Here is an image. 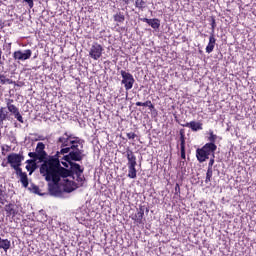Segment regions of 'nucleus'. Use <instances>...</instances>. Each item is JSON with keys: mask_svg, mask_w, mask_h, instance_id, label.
<instances>
[{"mask_svg": "<svg viewBox=\"0 0 256 256\" xmlns=\"http://www.w3.org/2000/svg\"><path fill=\"white\" fill-rule=\"evenodd\" d=\"M26 163V169L29 171V175H32L37 167V163H35V160H27Z\"/></svg>", "mask_w": 256, "mask_h": 256, "instance_id": "obj_16", "label": "nucleus"}, {"mask_svg": "<svg viewBox=\"0 0 256 256\" xmlns=\"http://www.w3.org/2000/svg\"><path fill=\"white\" fill-rule=\"evenodd\" d=\"M213 165H215V154H213L212 158L208 163V169H213Z\"/></svg>", "mask_w": 256, "mask_h": 256, "instance_id": "obj_28", "label": "nucleus"}, {"mask_svg": "<svg viewBox=\"0 0 256 256\" xmlns=\"http://www.w3.org/2000/svg\"><path fill=\"white\" fill-rule=\"evenodd\" d=\"M7 119V113H5V108L0 107V125H3V121Z\"/></svg>", "mask_w": 256, "mask_h": 256, "instance_id": "obj_21", "label": "nucleus"}, {"mask_svg": "<svg viewBox=\"0 0 256 256\" xmlns=\"http://www.w3.org/2000/svg\"><path fill=\"white\" fill-rule=\"evenodd\" d=\"M215 151H217V145L215 143H207L202 148L196 150V157L199 163H204L209 159V155H215Z\"/></svg>", "mask_w": 256, "mask_h": 256, "instance_id": "obj_3", "label": "nucleus"}, {"mask_svg": "<svg viewBox=\"0 0 256 256\" xmlns=\"http://www.w3.org/2000/svg\"><path fill=\"white\" fill-rule=\"evenodd\" d=\"M189 127L192 131H201L203 129V124L201 122L191 121L185 125Z\"/></svg>", "mask_w": 256, "mask_h": 256, "instance_id": "obj_10", "label": "nucleus"}, {"mask_svg": "<svg viewBox=\"0 0 256 256\" xmlns=\"http://www.w3.org/2000/svg\"><path fill=\"white\" fill-rule=\"evenodd\" d=\"M145 215V211L140 208L138 212L132 216L133 221H136V223H141L143 221V216Z\"/></svg>", "mask_w": 256, "mask_h": 256, "instance_id": "obj_15", "label": "nucleus"}, {"mask_svg": "<svg viewBox=\"0 0 256 256\" xmlns=\"http://www.w3.org/2000/svg\"><path fill=\"white\" fill-rule=\"evenodd\" d=\"M69 155L64 156L63 163L71 164V161H81L83 159V152L79 150V147L70 149Z\"/></svg>", "mask_w": 256, "mask_h": 256, "instance_id": "obj_6", "label": "nucleus"}, {"mask_svg": "<svg viewBox=\"0 0 256 256\" xmlns=\"http://www.w3.org/2000/svg\"><path fill=\"white\" fill-rule=\"evenodd\" d=\"M16 175L20 177V181L23 185V187H28L29 186V180L27 178V174L23 172V170H17Z\"/></svg>", "mask_w": 256, "mask_h": 256, "instance_id": "obj_9", "label": "nucleus"}, {"mask_svg": "<svg viewBox=\"0 0 256 256\" xmlns=\"http://www.w3.org/2000/svg\"><path fill=\"white\" fill-rule=\"evenodd\" d=\"M181 157L185 159V138L181 136Z\"/></svg>", "mask_w": 256, "mask_h": 256, "instance_id": "obj_24", "label": "nucleus"}, {"mask_svg": "<svg viewBox=\"0 0 256 256\" xmlns=\"http://www.w3.org/2000/svg\"><path fill=\"white\" fill-rule=\"evenodd\" d=\"M29 157H37V153L30 152Z\"/></svg>", "mask_w": 256, "mask_h": 256, "instance_id": "obj_34", "label": "nucleus"}, {"mask_svg": "<svg viewBox=\"0 0 256 256\" xmlns=\"http://www.w3.org/2000/svg\"><path fill=\"white\" fill-rule=\"evenodd\" d=\"M6 212L8 213V215H12V217H15V215H17L15 209H13V206L11 205L6 206Z\"/></svg>", "mask_w": 256, "mask_h": 256, "instance_id": "obj_26", "label": "nucleus"}, {"mask_svg": "<svg viewBox=\"0 0 256 256\" xmlns=\"http://www.w3.org/2000/svg\"><path fill=\"white\" fill-rule=\"evenodd\" d=\"M13 100H8L7 102V109L10 113L16 115L19 113V108L12 104Z\"/></svg>", "mask_w": 256, "mask_h": 256, "instance_id": "obj_18", "label": "nucleus"}, {"mask_svg": "<svg viewBox=\"0 0 256 256\" xmlns=\"http://www.w3.org/2000/svg\"><path fill=\"white\" fill-rule=\"evenodd\" d=\"M26 3H28L30 9H33V0H24Z\"/></svg>", "mask_w": 256, "mask_h": 256, "instance_id": "obj_33", "label": "nucleus"}, {"mask_svg": "<svg viewBox=\"0 0 256 256\" xmlns=\"http://www.w3.org/2000/svg\"><path fill=\"white\" fill-rule=\"evenodd\" d=\"M0 83L2 85H11V83H13V81H11L9 78L5 77L4 75H0Z\"/></svg>", "mask_w": 256, "mask_h": 256, "instance_id": "obj_23", "label": "nucleus"}, {"mask_svg": "<svg viewBox=\"0 0 256 256\" xmlns=\"http://www.w3.org/2000/svg\"><path fill=\"white\" fill-rule=\"evenodd\" d=\"M24 159L25 158L23 157V155L17 154V153H11L7 156V161L9 163V165L12 167V169H14L16 171L21 170V162Z\"/></svg>", "mask_w": 256, "mask_h": 256, "instance_id": "obj_4", "label": "nucleus"}, {"mask_svg": "<svg viewBox=\"0 0 256 256\" xmlns=\"http://www.w3.org/2000/svg\"><path fill=\"white\" fill-rule=\"evenodd\" d=\"M213 177V168H208L206 173L205 183H211V178Z\"/></svg>", "mask_w": 256, "mask_h": 256, "instance_id": "obj_22", "label": "nucleus"}, {"mask_svg": "<svg viewBox=\"0 0 256 256\" xmlns=\"http://www.w3.org/2000/svg\"><path fill=\"white\" fill-rule=\"evenodd\" d=\"M31 55H33V52L30 49L18 50L14 52L13 57L16 61H27V59H31Z\"/></svg>", "mask_w": 256, "mask_h": 256, "instance_id": "obj_8", "label": "nucleus"}, {"mask_svg": "<svg viewBox=\"0 0 256 256\" xmlns=\"http://www.w3.org/2000/svg\"><path fill=\"white\" fill-rule=\"evenodd\" d=\"M40 173L45 177L46 181L63 187L65 193H72L80 185H83V177L81 175L78 176V184L73 182L74 178L71 175V171L61 167V161H59L58 157L45 161L40 167Z\"/></svg>", "mask_w": 256, "mask_h": 256, "instance_id": "obj_1", "label": "nucleus"}, {"mask_svg": "<svg viewBox=\"0 0 256 256\" xmlns=\"http://www.w3.org/2000/svg\"><path fill=\"white\" fill-rule=\"evenodd\" d=\"M126 136H127L129 139H135V137H137V134H136V133H133V132H130V133H127Z\"/></svg>", "mask_w": 256, "mask_h": 256, "instance_id": "obj_31", "label": "nucleus"}, {"mask_svg": "<svg viewBox=\"0 0 256 256\" xmlns=\"http://www.w3.org/2000/svg\"><path fill=\"white\" fill-rule=\"evenodd\" d=\"M215 36L211 35L209 37V43L206 47V53H213V49H215Z\"/></svg>", "mask_w": 256, "mask_h": 256, "instance_id": "obj_14", "label": "nucleus"}, {"mask_svg": "<svg viewBox=\"0 0 256 256\" xmlns=\"http://www.w3.org/2000/svg\"><path fill=\"white\" fill-rule=\"evenodd\" d=\"M128 167L137 166V157L131 151H127Z\"/></svg>", "mask_w": 256, "mask_h": 256, "instance_id": "obj_11", "label": "nucleus"}, {"mask_svg": "<svg viewBox=\"0 0 256 256\" xmlns=\"http://www.w3.org/2000/svg\"><path fill=\"white\" fill-rule=\"evenodd\" d=\"M59 143H61L63 148L61 153H69L71 149H77V147H81V140L77 137H73L68 133H65L62 137L59 138Z\"/></svg>", "mask_w": 256, "mask_h": 256, "instance_id": "obj_2", "label": "nucleus"}, {"mask_svg": "<svg viewBox=\"0 0 256 256\" xmlns=\"http://www.w3.org/2000/svg\"><path fill=\"white\" fill-rule=\"evenodd\" d=\"M143 21L145 23H147L148 25H150L152 27V29H159V27L161 26V23L159 22V19L144 18Z\"/></svg>", "mask_w": 256, "mask_h": 256, "instance_id": "obj_12", "label": "nucleus"}, {"mask_svg": "<svg viewBox=\"0 0 256 256\" xmlns=\"http://www.w3.org/2000/svg\"><path fill=\"white\" fill-rule=\"evenodd\" d=\"M115 21H119V23L125 21V16L124 15H121V14H118L114 17Z\"/></svg>", "mask_w": 256, "mask_h": 256, "instance_id": "obj_29", "label": "nucleus"}, {"mask_svg": "<svg viewBox=\"0 0 256 256\" xmlns=\"http://www.w3.org/2000/svg\"><path fill=\"white\" fill-rule=\"evenodd\" d=\"M135 6L138 9H143L145 7V0H136Z\"/></svg>", "mask_w": 256, "mask_h": 256, "instance_id": "obj_27", "label": "nucleus"}, {"mask_svg": "<svg viewBox=\"0 0 256 256\" xmlns=\"http://www.w3.org/2000/svg\"><path fill=\"white\" fill-rule=\"evenodd\" d=\"M212 29H215V20L212 22Z\"/></svg>", "mask_w": 256, "mask_h": 256, "instance_id": "obj_35", "label": "nucleus"}, {"mask_svg": "<svg viewBox=\"0 0 256 256\" xmlns=\"http://www.w3.org/2000/svg\"><path fill=\"white\" fill-rule=\"evenodd\" d=\"M217 139V136L213 134V132L210 133L209 141H215Z\"/></svg>", "mask_w": 256, "mask_h": 256, "instance_id": "obj_32", "label": "nucleus"}, {"mask_svg": "<svg viewBox=\"0 0 256 256\" xmlns=\"http://www.w3.org/2000/svg\"><path fill=\"white\" fill-rule=\"evenodd\" d=\"M11 248V241L8 239L0 238V249H3L5 252L9 251Z\"/></svg>", "mask_w": 256, "mask_h": 256, "instance_id": "obj_17", "label": "nucleus"}, {"mask_svg": "<svg viewBox=\"0 0 256 256\" xmlns=\"http://www.w3.org/2000/svg\"><path fill=\"white\" fill-rule=\"evenodd\" d=\"M136 105L137 107H153V104L151 103V101L137 102Z\"/></svg>", "mask_w": 256, "mask_h": 256, "instance_id": "obj_25", "label": "nucleus"}, {"mask_svg": "<svg viewBox=\"0 0 256 256\" xmlns=\"http://www.w3.org/2000/svg\"><path fill=\"white\" fill-rule=\"evenodd\" d=\"M89 55L94 61L101 59V55H103V46L99 43H94L90 48Z\"/></svg>", "mask_w": 256, "mask_h": 256, "instance_id": "obj_7", "label": "nucleus"}, {"mask_svg": "<svg viewBox=\"0 0 256 256\" xmlns=\"http://www.w3.org/2000/svg\"><path fill=\"white\" fill-rule=\"evenodd\" d=\"M61 163L64 167H71L72 169H74V171H78V173H83V169H81V166L77 163L70 162L69 164L63 161H61Z\"/></svg>", "mask_w": 256, "mask_h": 256, "instance_id": "obj_13", "label": "nucleus"}, {"mask_svg": "<svg viewBox=\"0 0 256 256\" xmlns=\"http://www.w3.org/2000/svg\"><path fill=\"white\" fill-rule=\"evenodd\" d=\"M120 75L122 76L121 83L124 85L126 91L133 89V85H135V78H133V75L125 70H121Z\"/></svg>", "mask_w": 256, "mask_h": 256, "instance_id": "obj_5", "label": "nucleus"}, {"mask_svg": "<svg viewBox=\"0 0 256 256\" xmlns=\"http://www.w3.org/2000/svg\"><path fill=\"white\" fill-rule=\"evenodd\" d=\"M36 153L40 157H45V144L39 142L36 147Z\"/></svg>", "mask_w": 256, "mask_h": 256, "instance_id": "obj_19", "label": "nucleus"}, {"mask_svg": "<svg viewBox=\"0 0 256 256\" xmlns=\"http://www.w3.org/2000/svg\"><path fill=\"white\" fill-rule=\"evenodd\" d=\"M136 166H128V177L129 179H137V169Z\"/></svg>", "mask_w": 256, "mask_h": 256, "instance_id": "obj_20", "label": "nucleus"}, {"mask_svg": "<svg viewBox=\"0 0 256 256\" xmlns=\"http://www.w3.org/2000/svg\"><path fill=\"white\" fill-rule=\"evenodd\" d=\"M15 118L17 119V121H19L20 123H23V116H21V113H17L16 115H14Z\"/></svg>", "mask_w": 256, "mask_h": 256, "instance_id": "obj_30", "label": "nucleus"}]
</instances>
